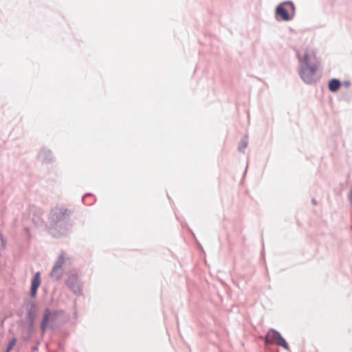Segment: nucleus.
<instances>
[{
  "mask_svg": "<svg viewBox=\"0 0 352 352\" xmlns=\"http://www.w3.org/2000/svg\"><path fill=\"white\" fill-rule=\"evenodd\" d=\"M63 273H64L63 267H53L52 272L50 273V276L53 279L58 280L63 276Z\"/></svg>",
  "mask_w": 352,
  "mask_h": 352,
  "instance_id": "obj_11",
  "label": "nucleus"
},
{
  "mask_svg": "<svg viewBox=\"0 0 352 352\" xmlns=\"http://www.w3.org/2000/svg\"><path fill=\"white\" fill-rule=\"evenodd\" d=\"M64 262H65L64 254H63V252H62V253L59 255V256H58V259H57L56 262L55 263V264H54V267H63V264H64Z\"/></svg>",
  "mask_w": 352,
  "mask_h": 352,
  "instance_id": "obj_14",
  "label": "nucleus"
},
{
  "mask_svg": "<svg viewBox=\"0 0 352 352\" xmlns=\"http://www.w3.org/2000/svg\"><path fill=\"white\" fill-rule=\"evenodd\" d=\"M93 195L91 193H86L85 195L82 196V201L84 204L87 205V206H91L94 204V201L92 200L91 201H88V202H86V199L88 197H92Z\"/></svg>",
  "mask_w": 352,
  "mask_h": 352,
  "instance_id": "obj_16",
  "label": "nucleus"
},
{
  "mask_svg": "<svg viewBox=\"0 0 352 352\" xmlns=\"http://www.w3.org/2000/svg\"><path fill=\"white\" fill-rule=\"evenodd\" d=\"M41 285V274L37 272L31 280V287L30 295L32 298H34L37 294L38 288Z\"/></svg>",
  "mask_w": 352,
  "mask_h": 352,
  "instance_id": "obj_8",
  "label": "nucleus"
},
{
  "mask_svg": "<svg viewBox=\"0 0 352 352\" xmlns=\"http://www.w3.org/2000/svg\"><path fill=\"white\" fill-rule=\"evenodd\" d=\"M248 146V140L246 139H242L240 141L238 146V151L241 153H244L245 148Z\"/></svg>",
  "mask_w": 352,
  "mask_h": 352,
  "instance_id": "obj_15",
  "label": "nucleus"
},
{
  "mask_svg": "<svg viewBox=\"0 0 352 352\" xmlns=\"http://www.w3.org/2000/svg\"><path fill=\"white\" fill-rule=\"evenodd\" d=\"M38 157L41 162L45 164H49L54 160L52 151L46 148H43L38 155Z\"/></svg>",
  "mask_w": 352,
  "mask_h": 352,
  "instance_id": "obj_9",
  "label": "nucleus"
},
{
  "mask_svg": "<svg viewBox=\"0 0 352 352\" xmlns=\"http://www.w3.org/2000/svg\"><path fill=\"white\" fill-rule=\"evenodd\" d=\"M42 212H40L38 215L34 216L32 217V221L36 226H41L43 223V220L41 218Z\"/></svg>",
  "mask_w": 352,
  "mask_h": 352,
  "instance_id": "obj_13",
  "label": "nucleus"
},
{
  "mask_svg": "<svg viewBox=\"0 0 352 352\" xmlns=\"http://www.w3.org/2000/svg\"><path fill=\"white\" fill-rule=\"evenodd\" d=\"M65 283L74 294L77 296L82 295V283L76 274H71L69 275Z\"/></svg>",
  "mask_w": 352,
  "mask_h": 352,
  "instance_id": "obj_6",
  "label": "nucleus"
},
{
  "mask_svg": "<svg viewBox=\"0 0 352 352\" xmlns=\"http://www.w3.org/2000/svg\"><path fill=\"white\" fill-rule=\"evenodd\" d=\"M296 15V6L293 1H285L275 8L274 16L278 21H290Z\"/></svg>",
  "mask_w": 352,
  "mask_h": 352,
  "instance_id": "obj_4",
  "label": "nucleus"
},
{
  "mask_svg": "<svg viewBox=\"0 0 352 352\" xmlns=\"http://www.w3.org/2000/svg\"><path fill=\"white\" fill-rule=\"evenodd\" d=\"M63 309L51 310L50 308H45L43 311V316L40 324L41 335L44 336L47 329L55 331L60 326L58 318L63 316Z\"/></svg>",
  "mask_w": 352,
  "mask_h": 352,
  "instance_id": "obj_3",
  "label": "nucleus"
},
{
  "mask_svg": "<svg viewBox=\"0 0 352 352\" xmlns=\"http://www.w3.org/2000/svg\"><path fill=\"white\" fill-rule=\"evenodd\" d=\"M24 230H25L27 233H28V232H29L30 229H29V228H28V227L25 226V227H24Z\"/></svg>",
  "mask_w": 352,
  "mask_h": 352,
  "instance_id": "obj_21",
  "label": "nucleus"
},
{
  "mask_svg": "<svg viewBox=\"0 0 352 352\" xmlns=\"http://www.w3.org/2000/svg\"><path fill=\"white\" fill-rule=\"evenodd\" d=\"M27 320L29 323H35L36 318L38 314V309L34 302H29L27 304Z\"/></svg>",
  "mask_w": 352,
  "mask_h": 352,
  "instance_id": "obj_7",
  "label": "nucleus"
},
{
  "mask_svg": "<svg viewBox=\"0 0 352 352\" xmlns=\"http://www.w3.org/2000/svg\"><path fill=\"white\" fill-rule=\"evenodd\" d=\"M1 248H3L6 245V241H4V239H3L2 236H1Z\"/></svg>",
  "mask_w": 352,
  "mask_h": 352,
  "instance_id": "obj_19",
  "label": "nucleus"
},
{
  "mask_svg": "<svg viewBox=\"0 0 352 352\" xmlns=\"http://www.w3.org/2000/svg\"><path fill=\"white\" fill-rule=\"evenodd\" d=\"M16 339L15 338H13L11 339L7 346V349L6 352H10L14 347V346L16 344Z\"/></svg>",
  "mask_w": 352,
  "mask_h": 352,
  "instance_id": "obj_17",
  "label": "nucleus"
},
{
  "mask_svg": "<svg viewBox=\"0 0 352 352\" xmlns=\"http://www.w3.org/2000/svg\"><path fill=\"white\" fill-rule=\"evenodd\" d=\"M71 214L72 212L65 207H55L50 210V231L54 236L57 237L67 233L72 227Z\"/></svg>",
  "mask_w": 352,
  "mask_h": 352,
  "instance_id": "obj_1",
  "label": "nucleus"
},
{
  "mask_svg": "<svg viewBox=\"0 0 352 352\" xmlns=\"http://www.w3.org/2000/svg\"><path fill=\"white\" fill-rule=\"evenodd\" d=\"M311 203L314 206L317 205V201H316V200L314 198H312Z\"/></svg>",
  "mask_w": 352,
  "mask_h": 352,
  "instance_id": "obj_20",
  "label": "nucleus"
},
{
  "mask_svg": "<svg viewBox=\"0 0 352 352\" xmlns=\"http://www.w3.org/2000/svg\"><path fill=\"white\" fill-rule=\"evenodd\" d=\"M343 85L345 87H349L351 85V82L349 80H345V81H344Z\"/></svg>",
  "mask_w": 352,
  "mask_h": 352,
  "instance_id": "obj_18",
  "label": "nucleus"
},
{
  "mask_svg": "<svg viewBox=\"0 0 352 352\" xmlns=\"http://www.w3.org/2000/svg\"><path fill=\"white\" fill-rule=\"evenodd\" d=\"M265 344H276L282 346L285 350H289V346L280 332L274 329H270L265 337Z\"/></svg>",
  "mask_w": 352,
  "mask_h": 352,
  "instance_id": "obj_5",
  "label": "nucleus"
},
{
  "mask_svg": "<svg viewBox=\"0 0 352 352\" xmlns=\"http://www.w3.org/2000/svg\"><path fill=\"white\" fill-rule=\"evenodd\" d=\"M299 63L298 73L302 80L311 85L316 82V73L318 69L316 56L308 52H305L302 55L297 53Z\"/></svg>",
  "mask_w": 352,
  "mask_h": 352,
  "instance_id": "obj_2",
  "label": "nucleus"
},
{
  "mask_svg": "<svg viewBox=\"0 0 352 352\" xmlns=\"http://www.w3.org/2000/svg\"><path fill=\"white\" fill-rule=\"evenodd\" d=\"M34 331V324L28 322L27 332L25 335L23 336V340L25 341L29 340L32 337Z\"/></svg>",
  "mask_w": 352,
  "mask_h": 352,
  "instance_id": "obj_12",
  "label": "nucleus"
},
{
  "mask_svg": "<svg viewBox=\"0 0 352 352\" xmlns=\"http://www.w3.org/2000/svg\"><path fill=\"white\" fill-rule=\"evenodd\" d=\"M342 83L339 79L331 78L328 83V89L331 92H336L341 87Z\"/></svg>",
  "mask_w": 352,
  "mask_h": 352,
  "instance_id": "obj_10",
  "label": "nucleus"
}]
</instances>
